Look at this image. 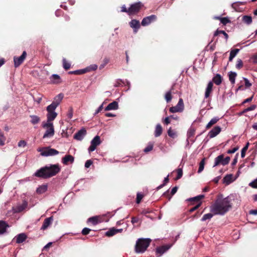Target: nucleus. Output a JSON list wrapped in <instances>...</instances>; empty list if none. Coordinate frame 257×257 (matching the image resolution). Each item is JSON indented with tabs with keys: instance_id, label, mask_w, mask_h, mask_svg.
<instances>
[{
	"instance_id": "obj_31",
	"label": "nucleus",
	"mask_w": 257,
	"mask_h": 257,
	"mask_svg": "<svg viewBox=\"0 0 257 257\" xmlns=\"http://www.w3.org/2000/svg\"><path fill=\"white\" fill-rule=\"evenodd\" d=\"M88 72V68H85L83 69L77 70L69 72V74H75V75H81L85 73Z\"/></svg>"
},
{
	"instance_id": "obj_47",
	"label": "nucleus",
	"mask_w": 257,
	"mask_h": 257,
	"mask_svg": "<svg viewBox=\"0 0 257 257\" xmlns=\"http://www.w3.org/2000/svg\"><path fill=\"white\" fill-rule=\"evenodd\" d=\"M243 66V62L240 59H238L236 61V63L235 65V67L237 69H240L241 68H242Z\"/></svg>"
},
{
	"instance_id": "obj_7",
	"label": "nucleus",
	"mask_w": 257,
	"mask_h": 257,
	"mask_svg": "<svg viewBox=\"0 0 257 257\" xmlns=\"http://www.w3.org/2000/svg\"><path fill=\"white\" fill-rule=\"evenodd\" d=\"M143 7L144 5L141 2H138L131 5L128 8L130 16L138 14Z\"/></svg>"
},
{
	"instance_id": "obj_32",
	"label": "nucleus",
	"mask_w": 257,
	"mask_h": 257,
	"mask_svg": "<svg viewBox=\"0 0 257 257\" xmlns=\"http://www.w3.org/2000/svg\"><path fill=\"white\" fill-rule=\"evenodd\" d=\"M242 21L247 25L251 24L252 20V17L249 16L245 15L242 17Z\"/></svg>"
},
{
	"instance_id": "obj_49",
	"label": "nucleus",
	"mask_w": 257,
	"mask_h": 257,
	"mask_svg": "<svg viewBox=\"0 0 257 257\" xmlns=\"http://www.w3.org/2000/svg\"><path fill=\"white\" fill-rule=\"evenodd\" d=\"M177 175L175 178L176 180L180 179L182 177V175H183V171H182V169H181V168L178 169L177 170Z\"/></svg>"
},
{
	"instance_id": "obj_28",
	"label": "nucleus",
	"mask_w": 257,
	"mask_h": 257,
	"mask_svg": "<svg viewBox=\"0 0 257 257\" xmlns=\"http://www.w3.org/2000/svg\"><path fill=\"white\" fill-rule=\"evenodd\" d=\"M237 76V73L234 72L230 71L228 73L229 80L232 84H234L235 81V78Z\"/></svg>"
},
{
	"instance_id": "obj_8",
	"label": "nucleus",
	"mask_w": 257,
	"mask_h": 257,
	"mask_svg": "<svg viewBox=\"0 0 257 257\" xmlns=\"http://www.w3.org/2000/svg\"><path fill=\"white\" fill-rule=\"evenodd\" d=\"M184 109V104L182 98H180L177 104L175 106H172L169 108V111L171 113L181 112Z\"/></svg>"
},
{
	"instance_id": "obj_29",
	"label": "nucleus",
	"mask_w": 257,
	"mask_h": 257,
	"mask_svg": "<svg viewBox=\"0 0 257 257\" xmlns=\"http://www.w3.org/2000/svg\"><path fill=\"white\" fill-rule=\"evenodd\" d=\"M219 120V117H214L212 118L210 121L207 123L206 126V129H209L213 125L217 122V121Z\"/></svg>"
},
{
	"instance_id": "obj_52",
	"label": "nucleus",
	"mask_w": 257,
	"mask_h": 257,
	"mask_svg": "<svg viewBox=\"0 0 257 257\" xmlns=\"http://www.w3.org/2000/svg\"><path fill=\"white\" fill-rule=\"evenodd\" d=\"M243 80L244 81L245 88H248L252 85L251 83L249 82V80L246 78L243 77Z\"/></svg>"
},
{
	"instance_id": "obj_54",
	"label": "nucleus",
	"mask_w": 257,
	"mask_h": 257,
	"mask_svg": "<svg viewBox=\"0 0 257 257\" xmlns=\"http://www.w3.org/2000/svg\"><path fill=\"white\" fill-rule=\"evenodd\" d=\"M6 140L5 137L2 131L0 130V145L3 146L5 144V141Z\"/></svg>"
},
{
	"instance_id": "obj_37",
	"label": "nucleus",
	"mask_w": 257,
	"mask_h": 257,
	"mask_svg": "<svg viewBox=\"0 0 257 257\" xmlns=\"http://www.w3.org/2000/svg\"><path fill=\"white\" fill-rule=\"evenodd\" d=\"M31 118V120H30L31 122L33 124H36L38 123L40 121V118L35 115H32L30 116Z\"/></svg>"
},
{
	"instance_id": "obj_46",
	"label": "nucleus",
	"mask_w": 257,
	"mask_h": 257,
	"mask_svg": "<svg viewBox=\"0 0 257 257\" xmlns=\"http://www.w3.org/2000/svg\"><path fill=\"white\" fill-rule=\"evenodd\" d=\"M153 147L154 144L152 143H150L147 146V147L144 149V152L146 153H148L149 152L153 150Z\"/></svg>"
},
{
	"instance_id": "obj_60",
	"label": "nucleus",
	"mask_w": 257,
	"mask_h": 257,
	"mask_svg": "<svg viewBox=\"0 0 257 257\" xmlns=\"http://www.w3.org/2000/svg\"><path fill=\"white\" fill-rule=\"evenodd\" d=\"M249 185L253 188H257V178L250 182Z\"/></svg>"
},
{
	"instance_id": "obj_41",
	"label": "nucleus",
	"mask_w": 257,
	"mask_h": 257,
	"mask_svg": "<svg viewBox=\"0 0 257 257\" xmlns=\"http://www.w3.org/2000/svg\"><path fill=\"white\" fill-rule=\"evenodd\" d=\"M63 98V94L62 93L59 94L54 98L53 102L55 103H58V105H59Z\"/></svg>"
},
{
	"instance_id": "obj_53",
	"label": "nucleus",
	"mask_w": 257,
	"mask_h": 257,
	"mask_svg": "<svg viewBox=\"0 0 257 257\" xmlns=\"http://www.w3.org/2000/svg\"><path fill=\"white\" fill-rule=\"evenodd\" d=\"M109 59L108 58H105L103 60V64H101L99 66V69H101L104 67V66L109 63Z\"/></svg>"
},
{
	"instance_id": "obj_22",
	"label": "nucleus",
	"mask_w": 257,
	"mask_h": 257,
	"mask_svg": "<svg viewBox=\"0 0 257 257\" xmlns=\"http://www.w3.org/2000/svg\"><path fill=\"white\" fill-rule=\"evenodd\" d=\"M9 227V224L3 220H0V235L6 232L7 228Z\"/></svg>"
},
{
	"instance_id": "obj_39",
	"label": "nucleus",
	"mask_w": 257,
	"mask_h": 257,
	"mask_svg": "<svg viewBox=\"0 0 257 257\" xmlns=\"http://www.w3.org/2000/svg\"><path fill=\"white\" fill-rule=\"evenodd\" d=\"M27 203L26 202H24L22 204L18 205L16 207V211L18 212H20L23 211L27 207Z\"/></svg>"
},
{
	"instance_id": "obj_44",
	"label": "nucleus",
	"mask_w": 257,
	"mask_h": 257,
	"mask_svg": "<svg viewBox=\"0 0 257 257\" xmlns=\"http://www.w3.org/2000/svg\"><path fill=\"white\" fill-rule=\"evenodd\" d=\"M213 213H211L204 214L201 218V221H204L207 219H210L213 217Z\"/></svg>"
},
{
	"instance_id": "obj_62",
	"label": "nucleus",
	"mask_w": 257,
	"mask_h": 257,
	"mask_svg": "<svg viewBox=\"0 0 257 257\" xmlns=\"http://www.w3.org/2000/svg\"><path fill=\"white\" fill-rule=\"evenodd\" d=\"M26 142L24 140H21L18 143V146L19 147H24L26 146Z\"/></svg>"
},
{
	"instance_id": "obj_57",
	"label": "nucleus",
	"mask_w": 257,
	"mask_h": 257,
	"mask_svg": "<svg viewBox=\"0 0 257 257\" xmlns=\"http://www.w3.org/2000/svg\"><path fill=\"white\" fill-rule=\"evenodd\" d=\"M239 51V49H233L230 51V55L234 58L236 54L238 53Z\"/></svg>"
},
{
	"instance_id": "obj_48",
	"label": "nucleus",
	"mask_w": 257,
	"mask_h": 257,
	"mask_svg": "<svg viewBox=\"0 0 257 257\" xmlns=\"http://www.w3.org/2000/svg\"><path fill=\"white\" fill-rule=\"evenodd\" d=\"M195 130L194 128L190 127L187 132V136L189 138L194 136L195 135Z\"/></svg>"
},
{
	"instance_id": "obj_56",
	"label": "nucleus",
	"mask_w": 257,
	"mask_h": 257,
	"mask_svg": "<svg viewBox=\"0 0 257 257\" xmlns=\"http://www.w3.org/2000/svg\"><path fill=\"white\" fill-rule=\"evenodd\" d=\"M256 106L255 104L251 105L250 106L244 109V110L243 111V112L244 113V112H246L247 111L253 110L256 108Z\"/></svg>"
},
{
	"instance_id": "obj_16",
	"label": "nucleus",
	"mask_w": 257,
	"mask_h": 257,
	"mask_svg": "<svg viewBox=\"0 0 257 257\" xmlns=\"http://www.w3.org/2000/svg\"><path fill=\"white\" fill-rule=\"evenodd\" d=\"M122 230V229H116L113 227L109 229L107 231H106L105 233V235L108 237L112 236L118 232H121Z\"/></svg>"
},
{
	"instance_id": "obj_50",
	"label": "nucleus",
	"mask_w": 257,
	"mask_h": 257,
	"mask_svg": "<svg viewBox=\"0 0 257 257\" xmlns=\"http://www.w3.org/2000/svg\"><path fill=\"white\" fill-rule=\"evenodd\" d=\"M220 22L223 25H226L227 23L231 22L230 20L227 17L220 19Z\"/></svg>"
},
{
	"instance_id": "obj_33",
	"label": "nucleus",
	"mask_w": 257,
	"mask_h": 257,
	"mask_svg": "<svg viewBox=\"0 0 257 257\" xmlns=\"http://www.w3.org/2000/svg\"><path fill=\"white\" fill-rule=\"evenodd\" d=\"M223 183L226 185H228L232 182V175L228 174L226 175L223 179Z\"/></svg>"
},
{
	"instance_id": "obj_45",
	"label": "nucleus",
	"mask_w": 257,
	"mask_h": 257,
	"mask_svg": "<svg viewBox=\"0 0 257 257\" xmlns=\"http://www.w3.org/2000/svg\"><path fill=\"white\" fill-rule=\"evenodd\" d=\"M249 143H247L246 145L242 149L241 151V157L243 158L245 157V153L248 149Z\"/></svg>"
},
{
	"instance_id": "obj_34",
	"label": "nucleus",
	"mask_w": 257,
	"mask_h": 257,
	"mask_svg": "<svg viewBox=\"0 0 257 257\" xmlns=\"http://www.w3.org/2000/svg\"><path fill=\"white\" fill-rule=\"evenodd\" d=\"M58 106V103H55L53 101L51 104L47 107V111L48 112L54 111Z\"/></svg>"
},
{
	"instance_id": "obj_63",
	"label": "nucleus",
	"mask_w": 257,
	"mask_h": 257,
	"mask_svg": "<svg viewBox=\"0 0 257 257\" xmlns=\"http://www.w3.org/2000/svg\"><path fill=\"white\" fill-rule=\"evenodd\" d=\"M92 163L93 162L91 160H87L85 163V167L88 168L92 164Z\"/></svg>"
},
{
	"instance_id": "obj_59",
	"label": "nucleus",
	"mask_w": 257,
	"mask_h": 257,
	"mask_svg": "<svg viewBox=\"0 0 257 257\" xmlns=\"http://www.w3.org/2000/svg\"><path fill=\"white\" fill-rule=\"evenodd\" d=\"M90 231V229L85 227L82 229L81 233L83 235H86L89 234Z\"/></svg>"
},
{
	"instance_id": "obj_51",
	"label": "nucleus",
	"mask_w": 257,
	"mask_h": 257,
	"mask_svg": "<svg viewBox=\"0 0 257 257\" xmlns=\"http://www.w3.org/2000/svg\"><path fill=\"white\" fill-rule=\"evenodd\" d=\"M202 202H198L194 207L190 208L189 210L190 213H192L194 211L196 210L201 205Z\"/></svg>"
},
{
	"instance_id": "obj_14",
	"label": "nucleus",
	"mask_w": 257,
	"mask_h": 257,
	"mask_svg": "<svg viewBox=\"0 0 257 257\" xmlns=\"http://www.w3.org/2000/svg\"><path fill=\"white\" fill-rule=\"evenodd\" d=\"M221 130L220 126H216L209 132L208 136L210 138H214L220 133Z\"/></svg>"
},
{
	"instance_id": "obj_58",
	"label": "nucleus",
	"mask_w": 257,
	"mask_h": 257,
	"mask_svg": "<svg viewBox=\"0 0 257 257\" xmlns=\"http://www.w3.org/2000/svg\"><path fill=\"white\" fill-rule=\"evenodd\" d=\"M73 110L72 107H69L68 111V113H67V116L69 119L72 118V116H73Z\"/></svg>"
},
{
	"instance_id": "obj_24",
	"label": "nucleus",
	"mask_w": 257,
	"mask_h": 257,
	"mask_svg": "<svg viewBox=\"0 0 257 257\" xmlns=\"http://www.w3.org/2000/svg\"><path fill=\"white\" fill-rule=\"evenodd\" d=\"M57 116V113L55 111L48 112L47 114V122H51Z\"/></svg>"
},
{
	"instance_id": "obj_3",
	"label": "nucleus",
	"mask_w": 257,
	"mask_h": 257,
	"mask_svg": "<svg viewBox=\"0 0 257 257\" xmlns=\"http://www.w3.org/2000/svg\"><path fill=\"white\" fill-rule=\"evenodd\" d=\"M151 242L150 238H139L137 240L135 245V251L137 253H142L146 251Z\"/></svg>"
},
{
	"instance_id": "obj_36",
	"label": "nucleus",
	"mask_w": 257,
	"mask_h": 257,
	"mask_svg": "<svg viewBox=\"0 0 257 257\" xmlns=\"http://www.w3.org/2000/svg\"><path fill=\"white\" fill-rule=\"evenodd\" d=\"M51 81L53 83L58 84L60 83V77L57 74H53L51 77Z\"/></svg>"
},
{
	"instance_id": "obj_15",
	"label": "nucleus",
	"mask_w": 257,
	"mask_h": 257,
	"mask_svg": "<svg viewBox=\"0 0 257 257\" xmlns=\"http://www.w3.org/2000/svg\"><path fill=\"white\" fill-rule=\"evenodd\" d=\"M53 221V217L52 216L45 219L41 229H46L52 223Z\"/></svg>"
},
{
	"instance_id": "obj_6",
	"label": "nucleus",
	"mask_w": 257,
	"mask_h": 257,
	"mask_svg": "<svg viewBox=\"0 0 257 257\" xmlns=\"http://www.w3.org/2000/svg\"><path fill=\"white\" fill-rule=\"evenodd\" d=\"M230 160V158L229 157L224 158V155L221 154L215 158L213 167L217 166L220 164L223 166L226 165L229 163Z\"/></svg>"
},
{
	"instance_id": "obj_38",
	"label": "nucleus",
	"mask_w": 257,
	"mask_h": 257,
	"mask_svg": "<svg viewBox=\"0 0 257 257\" xmlns=\"http://www.w3.org/2000/svg\"><path fill=\"white\" fill-rule=\"evenodd\" d=\"M204 197V195H200L193 198H190L188 199L187 200L190 202L196 201L198 203V202H200V200L203 199Z\"/></svg>"
},
{
	"instance_id": "obj_18",
	"label": "nucleus",
	"mask_w": 257,
	"mask_h": 257,
	"mask_svg": "<svg viewBox=\"0 0 257 257\" xmlns=\"http://www.w3.org/2000/svg\"><path fill=\"white\" fill-rule=\"evenodd\" d=\"M170 247V246L168 245H162L156 248V253L159 254V256H161L167 250H168Z\"/></svg>"
},
{
	"instance_id": "obj_20",
	"label": "nucleus",
	"mask_w": 257,
	"mask_h": 257,
	"mask_svg": "<svg viewBox=\"0 0 257 257\" xmlns=\"http://www.w3.org/2000/svg\"><path fill=\"white\" fill-rule=\"evenodd\" d=\"M74 161V158L70 155H65L63 158L62 162L64 165H68L69 163H72Z\"/></svg>"
},
{
	"instance_id": "obj_61",
	"label": "nucleus",
	"mask_w": 257,
	"mask_h": 257,
	"mask_svg": "<svg viewBox=\"0 0 257 257\" xmlns=\"http://www.w3.org/2000/svg\"><path fill=\"white\" fill-rule=\"evenodd\" d=\"M239 149L238 146L233 148L232 149H229L227 151V154H233L236 151H237Z\"/></svg>"
},
{
	"instance_id": "obj_11",
	"label": "nucleus",
	"mask_w": 257,
	"mask_h": 257,
	"mask_svg": "<svg viewBox=\"0 0 257 257\" xmlns=\"http://www.w3.org/2000/svg\"><path fill=\"white\" fill-rule=\"evenodd\" d=\"M157 20V16L155 15H152L150 16L144 18L141 23V24L143 26H146L152 22L155 21Z\"/></svg>"
},
{
	"instance_id": "obj_30",
	"label": "nucleus",
	"mask_w": 257,
	"mask_h": 257,
	"mask_svg": "<svg viewBox=\"0 0 257 257\" xmlns=\"http://www.w3.org/2000/svg\"><path fill=\"white\" fill-rule=\"evenodd\" d=\"M163 129L161 125L160 124H157L155 131V136L156 137H158L160 136L162 133Z\"/></svg>"
},
{
	"instance_id": "obj_2",
	"label": "nucleus",
	"mask_w": 257,
	"mask_h": 257,
	"mask_svg": "<svg viewBox=\"0 0 257 257\" xmlns=\"http://www.w3.org/2000/svg\"><path fill=\"white\" fill-rule=\"evenodd\" d=\"M59 164L50 165L41 168L35 173L34 176L43 179H47L55 176L60 171Z\"/></svg>"
},
{
	"instance_id": "obj_1",
	"label": "nucleus",
	"mask_w": 257,
	"mask_h": 257,
	"mask_svg": "<svg viewBox=\"0 0 257 257\" xmlns=\"http://www.w3.org/2000/svg\"><path fill=\"white\" fill-rule=\"evenodd\" d=\"M233 196L223 198L220 194L217 196L214 203L210 207V211L214 215H223L232 208Z\"/></svg>"
},
{
	"instance_id": "obj_5",
	"label": "nucleus",
	"mask_w": 257,
	"mask_h": 257,
	"mask_svg": "<svg viewBox=\"0 0 257 257\" xmlns=\"http://www.w3.org/2000/svg\"><path fill=\"white\" fill-rule=\"evenodd\" d=\"M42 126L46 128V131L43 136V138L52 137L54 134V128L53 124L52 122H47L42 123Z\"/></svg>"
},
{
	"instance_id": "obj_12",
	"label": "nucleus",
	"mask_w": 257,
	"mask_h": 257,
	"mask_svg": "<svg viewBox=\"0 0 257 257\" xmlns=\"http://www.w3.org/2000/svg\"><path fill=\"white\" fill-rule=\"evenodd\" d=\"M86 130L83 128L78 131L74 135V139L78 140L81 141L83 139V137L86 135Z\"/></svg>"
},
{
	"instance_id": "obj_26",
	"label": "nucleus",
	"mask_w": 257,
	"mask_h": 257,
	"mask_svg": "<svg viewBox=\"0 0 257 257\" xmlns=\"http://www.w3.org/2000/svg\"><path fill=\"white\" fill-rule=\"evenodd\" d=\"M174 85H173L171 89L165 94V99L167 103L170 102L172 99V91L174 90Z\"/></svg>"
},
{
	"instance_id": "obj_25",
	"label": "nucleus",
	"mask_w": 257,
	"mask_h": 257,
	"mask_svg": "<svg viewBox=\"0 0 257 257\" xmlns=\"http://www.w3.org/2000/svg\"><path fill=\"white\" fill-rule=\"evenodd\" d=\"M222 81V77L219 74H216L212 78V82L217 85H219Z\"/></svg>"
},
{
	"instance_id": "obj_13",
	"label": "nucleus",
	"mask_w": 257,
	"mask_h": 257,
	"mask_svg": "<svg viewBox=\"0 0 257 257\" xmlns=\"http://www.w3.org/2000/svg\"><path fill=\"white\" fill-rule=\"evenodd\" d=\"M130 26L134 30V32L136 33L138 30L140 28V23L139 21L137 20L136 19L132 20L130 23H129Z\"/></svg>"
},
{
	"instance_id": "obj_4",
	"label": "nucleus",
	"mask_w": 257,
	"mask_h": 257,
	"mask_svg": "<svg viewBox=\"0 0 257 257\" xmlns=\"http://www.w3.org/2000/svg\"><path fill=\"white\" fill-rule=\"evenodd\" d=\"M38 151L41 152V156L45 157L55 156L59 153V151L56 149L49 147L39 148Z\"/></svg>"
},
{
	"instance_id": "obj_9",
	"label": "nucleus",
	"mask_w": 257,
	"mask_h": 257,
	"mask_svg": "<svg viewBox=\"0 0 257 257\" xmlns=\"http://www.w3.org/2000/svg\"><path fill=\"white\" fill-rule=\"evenodd\" d=\"M101 144L100 138L99 136H95L92 140L91 141V145L88 148L89 152H93L94 151L97 146Z\"/></svg>"
},
{
	"instance_id": "obj_27",
	"label": "nucleus",
	"mask_w": 257,
	"mask_h": 257,
	"mask_svg": "<svg viewBox=\"0 0 257 257\" xmlns=\"http://www.w3.org/2000/svg\"><path fill=\"white\" fill-rule=\"evenodd\" d=\"M47 188L48 186L47 184H43L37 189L36 192L38 194H41L46 192Z\"/></svg>"
},
{
	"instance_id": "obj_19",
	"label": "nucleus",
	"mask_w": 257,
	"mask_h": 257,
	"mask_svg": "<svg viewBox=\"0 0 257 257\" xmlns=\"http://www.w3.org/2000/svg\"><path fill=\"white\" fill-rule=\"evenodd\" d=\"M27 238V235L24 233H22L17 235L15 238L17 243H21L25 241Z\"/></svg>"
},
{
	"instance_id": "obj_55",
	"label": "nucleus",
	"mask_w": 257,
	"mask_h": 257,
	"mask_svg": "<svg viewBox=\"0 0 257 257\" xmlns=\"http://www.w3.org/2000/svg\"><path fill=\"white\" fill-rule=\"evenodd\" d=\"M144 195L141 193H138L137 195L136 203L139 204L142 199H143Z\"/></svg>"
},
{
	"instance_id": "obj_64",
	"label": "nucleus",
	"mask_w": 257,
	"mask_h": 257,
	"mask_svg": "<svg viewBox=\"0 0 257 257\" xmlns=\"http://www.w3.org/2000/svg\"><path fill=\"white\" fill-rule=\"evenodd\" d=\"M251 60L252 62L254 64L257 63V54L255 55H254L251 57Z\"/></svg>"
},
{
	"instance_id": "obj_43",
	"label": "nucleus",
	"mask_w": 257,
	"mask_h": 257,
	"mask_svg": "<svg viewBox=\"0 0 257 257\" xmlns=\"http://www.w3.org/2000/svg\"><path fill=\"white\" fill-rule=\"evenodd\" d=\"M205 160V158L203 159L199 163V167L198 170V173H201L204 168Z\"/></svg>"
},
{
	"instance_id": "obj_23",
	"label": "nucleus",
	"mask_w": 257,
	"mask_h": 257,
	"mask_svg": "<svg viewBox=\"0 0 257 257\" xmlns=\"http://www.w3.org/2000/svg\"><path fill=\"white\" fill-rule=\"evenodd\" d=\"M118 103L116 101H114L110 103L105 108V110L108 111V110H116L118 108Z\"/></svg>"
},
{
	"instance_id": "obj_35",
	"label": "nucleus",
	"mask_w": 257,
	"mask_h": 257,
	"mask_svg": "<svg viewBox=\"0 0 257 257\" xmlns=\"http://www.w3.org/2000/svg\"><path fill=\"white\" fill-rule=\"evenodd\" d=\"M219 34H224V38L225 39V40L226 41H227L228 39V34L224 31L223 30H217L214 34V37H216L217 36H218V35Z\"/></svg>"
},
{
	"instance_id": "obj_17",
	"label": "nucleus",
	"mask_w": 257,
	"mask_h": 257,
	"mask_svg": "<svg viewBox=\"0 0 257 257\" xmlns=\"http://www.w3.org/2000/svg\"><path fill=\"white\" fill-rule=\"evenodd\" d=\"M213 86V82L211 81L209 82V83L207 84V86L206 88L205 92V95H204L205 98H207L210 96L211 93L212 92Z\"/></svg>"
},
{
	"instance_id": "obj_10",
	"label": "nucleus",
	"mask_w": 257,
	"mask_h": 257,
	"mask_svg": "<svg viewBox=\"0 0 257 257\" xmlns=\"http://www.w3.org/2000/svg\"><path fill=\"white\" fill-rule=\"evenodd\" d=\"M27 55V52L24 51L21 56L14 57V65L16 68L19 67L23 63L26 58Z\"/></svg>"
},
{
	"instance_id": "obj_21",
	"label": "nucleus",
	"mask_w": 257,
	"mask_h": 257,
	"mask_svg": "<svg viewBox=\"0 0 257 257\" xmlns=\"http://www.w3.org/2000/svg\"><path fill=\"white\" fill-rule=\"evenodd\" d=\"M88 221L91 222L93 225H95L102 221V218L97 216H93L88 218Z\"/></svg>"
},
{
	"instance_id": "obj_40",
	"label": "nucleus",
	"mask_w": 257,
	"mask_h": 257,
	"mask_svg": "<svg viewBox=\"0 0 257 257\" xmlns=\"http://www.w3.org/2000/svg\"><path fill=\"white\" fill-rule=\"evenodd\" d=\"M63 67L66 70L69 69L71 67V64L67 61L65 58H63L62 60Z\"/></svg>"
},
{
	"instance_id": "obj_42",
	"label": "nucleus",
	"mask_w": 257,
	"mask_h": 257,
	"mask_svg": "<svg viewBox=\"0 0 257 257\" xmlns=\"http://www.w3.org/2000/svg\"><path fill=\"white\" fill-rule=\"evenodd\" d=\"M168 136L172 138H175L177 137L176 132L173 131L171 127H170L168 130Z\"/></svg>"
}]
</instances>
